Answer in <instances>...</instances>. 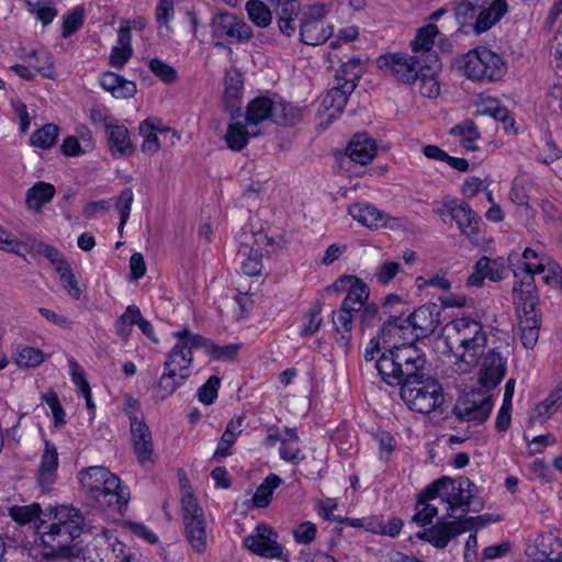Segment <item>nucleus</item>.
I'll return each instance as SVG.
<instances>
[{"instance_id": "obj_1", "label": "nucleus", "mask_w": 562, "mask_h": 562, "mask_svg": "<svg viewBox=\"0 0 562 562\" xmlns=\"http://www.w3.org/2000/svg\"><path fill=\"white\" fill-rule=\"evenodd\" d=\"M427 359L420 349L406 347L382 358L379 374L389 385H401L400 395L409 409L429 414L443 403L442 386L426 372Z\"/></svg>"}, {"instance_id": "obj_2", "label": "nucleus", "mask_w": 562, "mask_h": 562, "mask_svg": "<svg viewBox=\"0 0 562 562\" xmlns=\"http://www.w3.org/2000/svg\"><path fill=\"white\" fill-rule=\"evenodd\" d=\"M452 334L448 336L452 342L462 348V352L456 353L457 371L465 373L474 368L486 346V333L481 322L471 317H461L451 322Z\"/></svg>"}, {"instance_id": "obj_3", "label": "nucleus", "mask_w": 562, "mask_h": 562, "mask_svg": "<svg viewBox=\"0 0 562 562\" xmlns=\"http://www.w3.org/2000/svg\"><path fill=\"white\" fill-rule=\"evenodd\" d=\"M85 517L79 509L60 506L54 508V521L49 525L48 531L43 537L56 541L53 547V554L57 558L69 559L77 557V550L70 543L83 531Z\"/></svg>"}, {"instance_id": "obj_4", "label": "nucleus", "mask_w": 562, "mask_h": 562, "mask_svg": "<svg viewBox=\"0 0 562 562\" xmlns=\"http://www.w3.org/2000/svg\"><path fill=\"white\" fill-rule=\"evenodd\" d=\"M247 126H257L270 120L278 125L293 126L302 119V109L278 98L256 97L246 108Z\"/></svg>"}, {"instance_id": "obj_5", "label": "nucleus", "mask_w": 562, "mask_h": 562, "mask_svg": "<svg viewBox=\"0 0 562 562\" xmlns=\"http://www.w3.org/2000/svg\"><path fill=\"white\" fill-rule=\"evenodd\" d=\"M499 520L501 516L494 514H483L476 517H468L453 521L440 519L430 528L417 532L416 536L419 539L430 542L438 549H443L452 538L463 531L483 528L488 524Z\"/></svg>"}, {"instance_id": "obj_6", "label": "nucleus", "mask_w": 562, "mask_h": 562, "mask_svg": "<svg viewBox=\"0 0 562 562\" xmlns=\"http://www.w3.org/2000/svg\"><path fill=\"white\" fill-rule=\"evenodd\" d=\"M464 75L480 82H493L502 79L507 65L502 56L487 47L481 46L469 50L464 56Z\"/></svg>"}, {"instance_id": "obj_7", "label": "nucleus", "mask_w": 562, "mask_h": 562, "mask_svg": "<svg viewBox=\"0 0 562 562\" xmlns=\"http://www.w3.org/2000/svg\"><path fill=\"white\" fill-rule=\"evenodd\" d=\"M181 507L187 540L195 552L203 553L207 546L205 518L190 487L182 488Z\"/></svg>"}, {"instance_id": "obj_8", "label": "nucleus", "mask_w": 562, "mask_h": 562, "mask_svg": "<svg viewBox=\"0 0 562 562\" xmlns=\"http://www.w3.org/2000/svg\"><path fill=\"white\" fill-rule=\"evenodd\" d=\"M415 335L416 333L413 330V324L408 316L405 318H403L402 315L391 316L387 321H385L380 331V337L383 341L385 350L380 356V358L375 360V369L379 371V362L382 360V358L393 353V351H396L397 349H403L406 347L419 349L416 346V341L420 339L415 338Z\"/></svg>"}, {"instance_id": "obj_9", "label": "nucleus", "mask_w": 562, "mask_h": 562, "mask_svg": "<svg viewBox=\"0 0 562 562\" xmlns=\"http://www.w3.org/2000/svg\"><path fill=\"white\" fill-rule=\"evenodd\" d=\"M378 67L386 75L405 85H413L420 76L425 66V58L414 53H393L380 56L376 59Z\"/></svg>"}, {"instance_id": "obj_10", "label": "nucleus", "mask_w": 562, "mask_h": 562, "mask_svg": "<svg viewBox=\"0 0 562 562\" xmlns=\"http://www.w3.org/2000/svg\"><path fill=\"white\" fill-rule=\"evenodd\" d=\"M492 408V396L486 394V391L477 390L471 391L458 400L452 412L460 420L481 425L487 420Z\"/></svg>"}, {"instance_id": "obj_11", "label": "nucleus", "mask_w": 562, "mask_h": 562, "mask_svg": "<svg viewBox=\"0 0 562 562\" xmlns=\"http://www.w3.org/2000/svg\"><path fill=\"white\" fill-rule=\"evenodd\" d=\"M325 9L323 4L312 5L303 13L300 23L301 41L306 45L324 44L333 34V27L324 21Z\"/></svg>"}, {"instance_id": "obj_12", "label": "nucleus", "mask_w": 562, "mask_h": 562, "mask_svg": "<svg viewBox=\"0 0 562 562\" xmlns=\"http://www.w3.org/2000/svg\"><path fill=\"white\" fill-rule=\"evenodd\" d=\"M270 245L269 237L263 232L257 233H243L239 254L247 256L241 263V270L249 277L259 276L262 270L261 258L265 249Z\"/></svg>"}, {"instance_id": "obj_13", "label": "nucleus", "mask_w": 562, "mask_h": 562, "mask_svg": "<svg viewBox=\"0 0 562 562\" xmlns=\"http://www.w3.org/2000/svg\"><path fill=\"white\" fill-rule=\"evenodd\" d=\"M210 27L214 37L226 36L237 43H247L254 36L249 24L228 11L214 14Z\"/></svg>"}, {"instance_id": "obj_14", "label": "nucleus", "mask_w": 562, "mask_h": 562, "mask_svg": "<svg viewBox=\"0 0 562 562\" xmlns=\"http://www.w3.org/2000/svg\"><path fill=\"white\" fill-rule=\"evenodd\" d=\"M277 539V532L269 526L261 524L244 539V546L256 555L277 559L282 555V548Z\"/></svg>"}, {"instance_id": "obj_15", "label": "nucleus", "mask_w": 562, "mask_h": 562, "mask_svg": "<svg viewBox=\"0 0 562 562\" xmlns=\"http://www.w3.org/2000/svg\"><path fill=\"white\" fill-rule=\"evenodd\" d=\"M513 302L519 319L542 315L538 308L540 299L532 276H526L525 280L514 285Z\"/></svg>"}, {"instance_id": "obj_16", "label": "nucleus", "mask_w": 562, "mask_h": 562, "mask_svg": "<svg viewBox=\"0 0 562 562\" xmlns=\"http://www.w3.org/2000/svg\"><path fill=\"white\" fill-rule=\"evenodd\" d=\"M442 306L437 303H426L415 308L409 315L415 338L430 337L441 323Z\"/></svg>"}, {"instance_id": "obj_17", "label": "nucleus", "mask_w": 562, "mask_h": 562, "mask_svg": "<svg viewBox=\"0 0 562 562\" xmlns=\"http://www.w3.org/2000/svg\"><path fill=\"white\" fill-rule=\"evenodd\" d=\"M325 291H347L348 293L341 304L348 307H355V310L359 312L370 295L368 285L355 276H341L336 282L327 286Z\"/></svg>"}, {"instance_id": "obj_18", "label": "nucleus", "mask_w": 562, "mask_h": 562, "mask_svg": "<svg viewBox=\"0 0 562 562\" xmlns=\"http://www.w3.org/2000/svg\"><path fill=\"white\" fill-rule=\"evenodd\" d=\"M507 372V361L496 350H490L483 358L479 371V383L488 392L495 389Z\"/></svg>"}, {"instance_id": "obj_19", "label": "nucleus", "mask_w": 562, "mask_h": 562, "mask_svg": "<svg viewBox=\"0 0 562 562\" xmlns=\"http://www.w3.org/2000/svg\"><path fill=\"white\" fill-rule=\"evenodd\" d=\"M458 487L459 483L452 479V486H449L445 501L448 504V517H456L457 510H461V516H464L469 512L479 513L484 508V503L477 495L468 494Z\"/></svg>"}, {"instance_id": "obj_20", "label": "nucleus", "mask_w": 562, "mask_h": 562, "mask_svg": "<svg viewBox=\"0 0 562 562\" xmlns=\"http://www.w3.org/2000/svg\"><path fill=\"white\" fill-rule=\"evenodd\" d=\"M448 213L458 224L462 234L467 236L477 234L479 217L471 206L459 200H451L445 203L440 214Z\"/></svg>"}, {"instance_id": "obj_21", "label": "nucleus", "mask_w": 562, "mask_h": 562, "mask_svg": "<svg viewBox=\"0 0 562 562\" xmlns=\"http://www.w3.org/2000/svg\"><path fill=\"white\" fill-rule=\"evenodd\" d=\"M530 554L532 562H562V541L552 532L540 535Z\"/></svg>"}, {"instance_id": "obj_22", "label": "nucleus", "mask_w": 562, "mask_h": 562, "mask_svg": "<svg viewBox=\"0 0 562 562\" xmlns=\"http://www.w3.org/2000/svg\"><path fill=\"white\" fill-rule=\"evenodd\" d=\"M346 154L350 160L366 166L373 160L376 155V143L367 133L356 134L349 142Z\"/></svg>"}, {"instance_id": "obj_23", "label": "nucleus", "mask_w": 562, "mask_h": 562, "mask_svg": "<svg viewBox=\"0 0 562 562\" xmlns=\"http://www.w3.org/2000/svg\"><path fill=\"white\" fill-rule=\"evenodd\" d=\"M130 426L135 454L140 463H145L151 459L154 451L150 429L142 414L140 420L133 419Z\"/></svg>"}, {"instance_id": "obj_24", "label": "nucleus", "mask_w": 562, "mask_h": 562, "mask_svg": "<svg viewBox=\"0 0 562 562\" xmlns=\"http://www.w3.org/2000/svg\"><path fill=\"white\" fill-rule=\"evenodd\" d=\"M350 216L371 229H379L387 225L389 214L369 203H353L348 207Z\"/></svg>"}, {"instance_id": "obj_25", "label": "nucleus", "mask_w": 562, "mask_h": 562, "mask_svg": "<svg viewBox=\"0 0 562 562\" xmlns=\"http://www.w3.org/2000/svg\"><path fill=\"white\" fill-rule=\"evenodd\" d=\"M271 3H274V13L277 16V24L279 31L285 35L291 36L294 34L295 19L297 18L301 4L300 0H269Z\"/></svg>"}, {"instance_id": "obj_26", "label": "nucleus", "mask_w": 562, "mask_h": 562, "mask_svg": "<svg viewBox=\"0 0 562 562\" xmlns=\"http://www.w3.org/2000/svg\"><path fill=\"white\" fill-rule=\"evenodd\" d=\"M58 468V453L54 443L45 440V449L41 458L37 482L43 491L49 492L55 482Z\"/></svg>"}, {"instance_id": "obj_27", "label": "nucleus", "mask_w": 562, "mask_h": 562, "mask_svg": "<svg viewBox=\"0 0 562 562\" xmlns=\"http://www.w3.org/2000/svg\"><path fill=\"white\" fill-rule=\"evenodd\" d=\"M100 490V492L92 495L100 505H126L130 501L127 487L122 486L120 477L113 473H111V477H108L106 483L101 485Z\"/></svg>"}, {"instance_id": "obj_28", "label": "nucleus", "mask_w": 562, "mask_h": 562, "mask_svg": "<svg viewBox=\"0 0 562 562\" xmlns=\"http://www.w3.org/2000/svg\"><path fill=\"white\" fill-rule=\"evenodd\" d=\"M508 11L506 0H493L488 7L483 5L473 23V31L482 34L492 29Z\"/></svg>"}, {"instance_id": "obj_29", "label": "nucleus", "mask_w": 562, "mask_h": 562, "mask_svg": "<svg viewBox=\"0 0 562 562\" xmlns=\"http://www.w3.org/2000/svg\"><path fill=\"white\" fill-rule=\"evenodd\" d=\"M357 313L359 311L355 310V307H348L342 304L337 312L333 313V324L337 333L336 341L346 351L349 349L352 321Z\"/></svg>"}, {"instance_id": "obj_30", "label": "nucleus", "mask_w": 562, "mask_h": 562, "mask_svg": "<svg viewBox=\"0 0 562 562\" xmlns=\"http://www.w3.org/2000/svg\"><path fill=\"white\" fill-rule=\"evenodd\" d=\"M439 68V58L431 54L429 55L428 60H425L423 70L419 69L420 76L417 81L420 82L419 92L423 97L431 99L439 95L440 87L437 80V72Z\"/></svg>"}, {"instance_id": "obj_31", "label": "nucleus", "mask_w": 562, "mask_h": 562, "mask_svg": "<svg viewBox=\"0 0 562 562\" xmlns=\"http://www.w3.org/2000/svg\"><path fill=\"white\" fill-rule=\"evenodd\" d=\"M356 89V83L347 82V83H336L327 94L323 99V106L326 110H333L329 114V119L336 117L339 115L345 109L348 97Z\"/></svg>"}, {"instance_id": "obj_32", "label": "nucleus", "mask_w": 562, "mask_h": 562, "mask_svg": "<svg viewBox=\"0 0 562 562\" xmlns=\"http://www.w3.org/2000/svg\"><path fill=\"white\" fill-rule=\"evenodd\" d=\"M105 133L110 149L114 156L123 157L133 154L134 146L130 140V133L125 126L112 124L108 126Z\"/></svg>"}, {"instance_id": "obj_33", "label": "nucleus", "mask_w": 562, "mask_h": 562, "mask_svg": "<svg viewBox=\"0 0 562 562\" xmlns=\"http://www.w3.org/2000/svg\"><path fill=\"white\" fill-rule=\"evenodd\" d=\"M55 195V187L48 182L38 181L25 193L26 207L32 212H41Z\"/></svg>"}, {"instance_id": "obj_34", "label": "nucleus", "mask_w": 562, "mask_h": 562, "mask_svg": "<svg viewBox=\"0 0 562 562\" xmlns=\"http://www.w3.org/2000/svg\"><path fill=\"white\" fill-rule=\"evenodd\" d=\"M42 508L38 503H32L30 505H14L9 508V516L11 519L20 526H26L33 524L36 531L44 524L41 519Z\"/></svg>"}, {"instance_id": "obj_35", "label": "nucleus", "mask_w": 562, "mask_h": 562, "mask_svg": "<svg viewBox=\"0 0 562 562\" xmlns=\"http://www.w3.org/2000/svg\"><path fill=\"white\" fill-rule=\"evenodd\" d=\"M439 30L435 24H428L417 31V34L412 42V49L415 54L428 60L429 55L434 54L438 58V54L432 49L435 37L438 35Z\"/></svg>"}, {"instance_id": "obj_36", "label": "nucleus", "mask_w": 562, "mask_h": 562, "mask_svg": "<svg viewBox=\"0 0 562 562\" xmlns=\"http://www.w3.org/2000/svg\"><path fill=\"white\" fill-rule=\"evenodd\" d=\"M189 375L190 373L178 372L176 368H165V372L155 386L157 397L162 401L172 395L186 382Z\"/></svg>"}, {"instance_id": "obj_37", "label": "nucleus", "mask_w": 562, "mask_h": 562, "mask_svg": "<svg viewBox=\"0 0 562 562\" xmlns=\"http://www.w3.org/2000/svg\"><path fill=\"white\" fill-rule=\"evenodd\" d=\"M243 93V77L237 70H227L224 77V102L226 108H237ZM239 115V113H237Z\"/></svg>"}, {"instance_id": "obj_38", "label": "nucleus", "mask_w": 562, "mask_h": 562, "mask_svg": "<svg viewBox=\"0 0 562 562\" xmlns=\"http://www.w3.org/2000/svg\"><path fill=\"white\" fill-rule=\"evenodd\" d=\"M193 357L192 351L186 347L184 341H178L172 347L165 361V368H176L180 373H190L189 369L192 364Z\"/></svg>"}, {"instance_id": "obj_39", "label": "nucleus", "mask_w": 562, "mask_h": 562, "mask_svg": "<svg viewBox=\"0 0 562 562\" xmlns=\"http://www.w3.org/2000/svg\"><path fill=\"white\" fill-rule=\"evenodd\" d=\"M111 477V472L104 467H89L79 473V481L83 488L91 494L100 492L101 485Z\"/></svg>"}, {"instance_id": "obj_40", "label": "nucleus", "mask_w": 562, "mask_h": 562, "mask_svg": "<svg viewBox=\"0 0 562 562\" xmlns=\"http://www.w3.org/2000/svg\"><path fill=\"white\" fill-rule=\"evenodd\" d=\"M259 132H249L246 126L239 122L232 123L228 125L225 140L228 146L234 151H240L248 144L250 136H257Z\"/></svg>"}, {"instance_id": "obj_41", "label": "nucleus", "mask_w": 562, "mask_h": 562, "mask_svg": "<svg viewBox=\"0 0 562 562\" xmlns=\"http://www.w3.org/2000/svg\"><path fill=\"white\" fill-rule=\"evenodd\" d=\"M541 323L542 315H532V317L519 319L520 338L525 348L533 349L536 346L539 338Z\"/></svg>"}, {"instance_id": "obj_42", "label": "nucleus", "mask_w": 562, "mask_h": 562, "mask_svg": "<svg viewBox=\"0 0 562 562\" xmlns=\"http://www.w3.org/2000/svg\"><path fill=\"white\" fill-rule=\"evenodd\" d=\"M282 484V479L277 474H269L263 482L257 487L252 496V503L258 508L267 507L271 499L273 490Z\"/></svg>"}, {"instance_id": "obj_43", "label": "nucleus", "mask_w": 562, "mask_h": 562, "mask_svg": "<svg viewBox=\"0 0 562 562\" xmlns=\"http://www.w3.org/2000/svg\"><path fill=\"white\" fill-rule=\"evenodd\" d=\"M245 10L248 19L258 27L265 29L272 22V12L261 0H248Z\"/></svg>"}, {"instance_id": "obj_44", "label": "nucleus", "mask_w": 562, "mask_h": 562, "mask_svg": "<svg viewBox=\"0 0 562 562\" xmlns=\"http://www.w3.org/2000/svg\"><path fill=\"white\" fill-rule=\"evenodd\" d=\"M46 356L38 348L31 346H19L13 353V361L20 368H35L43 363Z\"/></svg>"}, {"instance_id": "obj_45", "label": "nucleus", "mask_w": 562, "mask_h": 562, "mask_svg": "<svg viewBox=\"0 0 562 562\" xmlns=\"http://www.w3.org/2000/svg\"><path fill=\"white\" fill-rule=\"evenodd\" d=\"M450 134L461 137V144L464 149L474 151L477 149L475 142L480 138V133L472 120H467L461 124L453 126Z\"/></svg>"}, {"instance_id": "obj_46", "label": "nucleus", "mask_w": 562, "mask_h": 562, "mask_svg": "<svg viewBox=\"0 0 562 562\" xmlns=\"http://www.w3.org/2000/svg\"><path fill=\"white\" fill-rule=\"evenodd\" d=\"M27 63L35 72L45 78H54V64L49 53L45 50H32L27 55Z\"/></svg>"}, {"instance_id": "obj_47", "label": "nucleus", "mask_w": 562, "mask_h": 562, "mask_svg": "<svg viewBox=\"0 0 562 562\" xmlns=\"http://www.w3.org/2000/svg\"><path fill=\"white\" fill-rule=\"evenodd\" d=\"M155 121L157 119H147L139 124V134L143 136L142 149L149 155L156 154L160 148V143L156 133Z\"/></svg>"}, {"instance_id": "obj_48", "label": "nucleus", "mask_w": 562, "mask_h": 562, "mask_svg": "<svg viewBox=\"0 0 562 562\" xmlns=\"http://www.w3.org/2000/svg\"><path fill=\"white\" fill-rule=\"evenodd\" d=\"M32 248L37 254L44 256L50 265L54 266L57 273L70 267L65 256L57 248L47 245L44 241H34Z\"/></svg>"}, {"instance_id": "obj_49", "label": "nucleus", "mask_w": 562, "mask_h": 562, "mask_svg": "<svg viewBox=\"0 0 562 562\" xmlns=\"http://www.w3.org/2000/svg\"><path fill=\"white\" fill-rule=\"evenodd\" d=\"M452 486V479L448 476L440 477L429 484L426 488L417 495V501H423V503H430V501L440 497L442 502L446 501V495H448V488Z\"/></svg>"}, {"instance_id": "obj_50", "label": "nucleus", "mask_w": 562, "mask_h": 562, "mask_svg": "<svg viewBox=\"0 0 562 562\" xmlns=\"http://www.w3.org/2000/svg\"><path fill=\"white\" fill-rule=\"evenodd\" d=\"M58 132L56 124L47 123L31 135L30 143L34 147L48 149L54 146Z\"/></svg>"}, {"instance_id": "obj_51", "label": "nucleus", "mask_w": 562, "mask_h": 562, "mask_svg": "<svg viewBox=\"0 0 562 562\" xmlns=\"http://www.w3.org/2000/svg\"><path fill=\"white\" fill-rule=\"evenodd\" d=\"M362 74L361 63L359 58H350L344 63L335 75L336 83H358Z\"/></svg>"}, {"instance_id": "obj_52", "label": "nucleus", "mask_w": 562, "mask_h": 562, "mask_svg": "<svg viewBox=\"0 0 562 562\" xmlns=\"http://www.w3.org/2000/svg\"><path fill=\"white\" fill-rule=\"evenodd\" d=\"M524 265L527 276L533 277L535 274L547 271L548 274L544 277L546 282H555L559 277H562V268L554 261L548 260L544 262L543 259H541L537 265H531L529 262H525Z\"/></svg>"}, {"instance_id": "obj_53", "label": "nucleus", "mask_w": 562, "mask_h": 562, "mask_svg": "<svg viewBox=\"0 0 562 562\" xmlns=\"http://www.w3.org/2000/svg\"><path fill=\"white\" fill-rule=\"evenodd\" d=\"M173 336L177 338V339H180V341H184L186 342V347L192 351V349H198V348H202L204 349V351L206 352V355L210 353V349L213 345V342L201 336V335H198V334H192L188 328H184L182 330H178V331H175L173 333Z\"/></svg>"}, {"instance_id": "obj_54", "label": "nucleus", "mask_w": 562, "mask_h": 562, "mask_svg": "<svg viewBox=\"0 0 562 562\" xmlns=\"http://www.w3.org/2000/svg\"><path fill=\"white\" fill-rule=\"evenodd\" d=\"M150 71L165 83H172L177 80L176 69L159 58H151L148 63Z\"/></svg>"}, {"instance_id": "obj_55", "label": "nucleus", "mask_w": 562, "mask_h": 562, "mask_svg": "<svg viewBox=\"0 0 562 562\" xmlns=\"http://www.w3.org/2000/svg\"><path fill=\"white\" fill-rule=\"evenodd\" d=\"M133 199H134L133 192L128 188L124 189L117 196L115 206L120 213V224H119L120 233H122V231H123L124 226L126 225L127 220L130 217Z\"/></svg>"}, {"instance_id": "obj_56", "label": "nucleus", "mask_w": 562, "mask_h": 562, "mask_svg": "<svg viewBox=\"0 0 562 562\" xmlns=\"http://www.w3.org/2000/svg\"><path fill=\"white\" fill-rule=\"evenodd\" d=\"M220 385L221 379L216 375H211L198 390L199 401L205 405H211L217 397Z\"/></svg>"}, {"instance_id": "obj_57", "label": "nucleus", "mask_w": 562, "mask_h": 562, "mask_svg": "<svg viewBox=\"0 0 562 562\" xmlns=\"http://www.w3.org/2000/svg\"><path fill=\"white\" fill-rule=\"evenodd\" d=\"M83 23V9L81 7L75 8L70 13L64 16L61 36L69 37L78 31Z\"/></svg>"}, {"instance_id": "obj_58", "label": "nucleus", "mask_w": 562, "mask_h": 562, "mask_svg": "<svg viewBox=\"0 0 562 562\" xmlns=\"http://www.w3.org/2000/svg\"><path fill=\"white\" fill-rule=\"evenodd\" d=\"M416 513L413 516V521L419 526H426L432 522L434 517L438 514V508L430 503H423L417 501L415 506Z\"/></svg>"}, {"instance_id": "obj_59", "label": "nucleus", "mask_w": 562, "mask_h": 562, "mask_svg": "<svg viewBox=\"0 0 562 562\" xmlns=\"http://www.w3.org/2000/svg\"><path fill=\"white\" fill-rule=\"evenodd\" d=\"M209 356L220 361H234L240 350L239 344L220 346L213 342Z\"/></svg>"}, {"instance_id": "obj_60", "label": "nucleus", "mask_w": 562, "mask_h": 562, "mask_svg": "<svg viewBox=\"0 0 562 562\" xmlns=\"http://www.w3.org/2000/svg\"><path fill=\"white\" fill-rule=\"evenodd\" d=\"M173 0H159L156 7V21L159 24V29L165 26L166 31L169 32V22L173 19Z\"/></svg>"}, {"instance_id": "obj_61", "label": "nucleus", "mask_w": 562, "mask_h": 562, "mask_svg": "<svg viewBox=\"0 0 562 562\" xmlns=\"http://www.w3.org/2000/svg\"><path fill=\"white\" fill-rule=\"evenodd\" d=\"M457 18H472L475 12L486 4L485 0H454Z\"/></svg>"}, {"instance_id": "obj_62", "label": "nucleus", "mask_w": 562, "mask_h": 562, "mask_svg": "<svg viewBox=\"0 0 562 562\" xmlns=\"http://www.w3.org/2000/svg\"><path fill=\"white\" fill-rule=\"evenodd\" d=\"M279 452L281 459L294 464H297L304 459V454L299 447V442H293L291 440H282Z\"/></svg>"}, {"instance_id": "obj_63", "label": "nucleus", "mask_w": 562, "mask_h": 562, "mask_svg": "<svg viewBox=\"0 0 562 562\" xmlns=\"http://www.w3.org/2000/svg\"><path fill=\"white\" fill-rule=\"evenodd\" d=\"M322 312L321 303H317L314 307L308 311V322L301 329V336L307 337L314 335L322 325V317L319 316Z\"/></svg>"}, {"instance_id": "obj_64", "label": "nucleus", "mask_w": 562, "mask_h": 562, "mask_svg": "<svg viewBox=\"0 0 562 562\" xmlns=\"http://www.w3.org/2000/svg\"><path fill=\"white\" fill-rule=\"evenodd\" d=\"M316 531L317 528L314 522L304 521L293 530V536L299 543L308 544L315 539Z\"/></svg>"}]
</instances>
